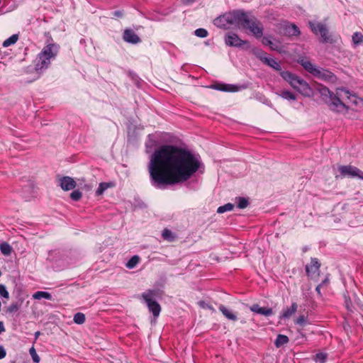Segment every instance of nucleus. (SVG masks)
<instances>
[{
    "instance_id": "f257e3e1",
    "label": "nucleus",
    "mask_w": 363,
    "mask_h": 363,
    "mask_svg": "<svg viewBox=\"0 0 363 363\" xmlns=\"http://www.w3.org/2000/svg\"><path fill=\"white\" fill-rule=\"evenodd\" d=\"M199 167V160L190 151L162 145L151 155L147 169L152 185L164 188L187 181Z\"/></svg>"
},
{
    "instance_id": "f03ea898",
    "label": "nucleus",
    "mask_w": 363,
    "mask_h": 363,
    "mask_svg": "<svg viewBox=\"0 0 363 363\" xmlns=\"http://www.w3.org/2000/svg\"><path fill=\"white\" fill-rule=\"evenodd\" d=\"M58 52L59 45L55 43H50L45 46L38 55L35 60V71L36 75L33 79L28 82H31L39 78L40 73L49 67L51 60L56 57Z\"/></svg>"
},
{
    "instance_id": "7ed1b4c3",
    "label": "nucleus",
    "mask_w": 363,
    "mask_h": 363,
    "mask_svg": "<svg viewBox=\"0 0 363 363\" xmlns=\"http://www.w3.org/2000/svg\"><path fill=\"white\" fill-rule=\"evenodd\" d=\"M319 91L321 96L325 97V103L330 110L338 113H345L347 111V106L342 101L343 94H347L343 88H337L335 93H333L326 86H323Z\"/></svg>"
},
{
    "instance_id": "20e7f679",
    "label": "nucleus",
    "mask_w": 363,
    "mask_h": 363,
    "mask_svg": "<svg viewBox=\"0 0 363 363\" xmlns=\"http://www.w3.org/2000/svg\"><path fill=\"white\" fill-rule=\"evenodd\" d=\"M280 75L292 88L304 96H311L313 94L309 84L300 77L288 71L281 72Z\"/></svg>"
},
{
    "instance_id": "39448f33",
    "label": "nucleus",
    "mask_w": 363,
    "mask_h": 363,
    "mask_svg": "<svg viewBox=\"0 0 363 363\" xmlns=\"http://www.w3.org/2000/svg\"><path fill=\"white\" fill-rule=\"evenodd\" d=\"M238 27L248 29L257 38H260L263 35L264 28L260 21L255 17L249 16L243 11H242Z\"/></svg>"
},
{
    "instance_id": "423d86ee",
    "label": "nucleus",
    "mask_w": 363,
    "mask_h": 363,
    "mask_svg": "<svg viewBox=\"0 0 363 363\" xmlns=\"http://www.w3.org/2000/svg\"><path fill=\"white\" fill-rule=\"evenodd\" d=\"M242 11L235 10L225 13L214 20V24L220 28H227L230 26H238Z\"/></svg>"
},
{
    "instance_id": "0eeeda50",
    "label": "nucleus",
    "mask_w": 363,
    "mask_h": 363,
    "mask_svg": "<svg viewBox=\"0 0 363 363\" xmlns=\"http://www.w3.org/2000/svg\"><path fill=\"white\" fill-rule=\"evenodd\" d=\"M158 295V291L157 290H147V291L142 294L141 296L145 301V302L147 303V306L148 307V309L150 312L152 313L153 315L155 317H157L160 315V313L161 311V307L160 304L155 301H153V298Z\"/></svg>"
},
{
    "instance_id": "6e6552de",
    "label": "nucleus",
    "mask_w": 363,
    "mask_h": 363,
    "mask_svg": "<svg viewBox=\"0 0 363 363\" xmlns=\"http://www.w3.org/2000/svg\"><path fill=\"white\" fill-rule=\"evenodd\" d=\"M255 54L264 64L273 68L277 71H281V67L279 62L276 61L274 58L267 56V53L261 50L255 51Z\"/></svg>"
},
{
    "instance_id": "1a4fd4ad",
    "label": "nucleus",
    "mask_w": 363,
    "mask_h": 363,
    "mask_svg": "<svg viewBox=\"0 0 363 363\" xmlns=\"http://www.w3.org/2000/svg\"><path fill=\"white\" fill-rule=\"evenodd\" d=\"M338 170L342 177H358L363 180V172L356 167L341 165Z\"/></svg>"
},
{
    "instance_id": "9d476101",
    "label": "nucleus",
    "mask_w": 363,
    "mask_h": 363,
    "mask_svg": "<svg viewBox=\"0 0 363 363\" xmlns=\"http://www.w3.org/2000/svg\"><path fill=\"white\" fill-rule=\"evenodd\" d=\"M309 24L312 31L315 34H320L321 35L323 42H331L330 36L328 35V30L324 24L321 23H314L311 22H310Z\"/></svg>"
},
{
    "instance_id": "9b49d317",
    "label": "nucleus",
    "mask_w": 363,
    "mask_h": 363,
    "mask_svg": "<svg viewBox=\"0 0 363 363\" xmlns=\"http://www.w3.org/2000/svg\"><path fill=\"white\" fill-rule=\"evenodd\" d=\"M225 44L230 47H241L247 43L246 40L240 39L237 34L233 32H228L225 35Z\"/></svg>"
},
{
    "instance_id": "f8f14e48",
    "label": "nucleus",
    "mask_w": 363,
    "mask_h": 363,
    "mask_svg": "<svg viewBox=\"0 0 363 363\" xmlns=\"http://www.w3.org/2000/svg\"><path fill=\"white\" fill-rule=\"evenodd\" d=\"M320 263L317 258H311V263L306 265V272L308 277L313 278L319 274Z\"/></svg>"
},
{
    "instance_id": "ddd939ff",
    "label": "nucleus",
    "mask_w": 363,
    "mask_h": 363,
    "mask_svg": "<svg viewBox=\"0 0 363 363\" xmlns=\"http://www.w3.org/2000/svg\"><path fill=\"white\" fill-rule=\"evenodd\" d=\"M313 76L327 82H333L335 79V75L331 72L322 68H317Z\"/></svg>"
},
{
    "instance_id": "4468645a",
    "label": "nucleus",
    "mask_w": 363,
    "mask_h": 363,
    "mask_svg": "<svg viewBox=\"0 0 363 363\" xmlns=\"http://www.w3.org/2000/svg\"><path fill=\"white\" fill-rule=\"evenodd\" d=\"M123 38L125 42L132 44H137L140 42L139 36L130 28H127L124 30Z\"/></svg>"
},
{
    "instance_id": "2eb2a0df",
    "label": "nucleus",
    "mask_w": 363,
    "mask_h": 363,
    "mask_svg": "<svg viewBox=\"0 0 363 363\" xmlns=\"http://www.w3.org/2000/svg\"><path fill=\"white\" fill-rule=\"evenodd\" d=\"M76 184V182L69 177H63L60 179V185L65 191L73 189Z\"/></svg>"
},
{
    "instance_id": "dca6fc26",
    "label": "nucleus",
    "mask_w": 363,
    "mask_h": 363,
    "mask_svg": "<svg viewBox=\"0 0 363 363\" xmlns=\"http://www.w3.org/2000/svg\"><path fill=\"white\" fill-rule=\"evenodd\" d=\"M298 309V304L295 302L291 303V306L289 307H286L282 310V312L280 315V318L281 319H289L293 315L295 314Z\"/></svg>"
},
{
    "instance_id": "f3484780",
    "label": "nucleus",
    "mask_w": 363,
    "mask_h": 363,
    "mask_svg": "<svg viewBox=\"0 0 363 363\" xmlns=\"http://www.w3.org/2000/svg\"><path fill=\"white\" fill-rule=\"evenodd\" d=\"M251 311L261 314L265 316H269L273 314L272 308H262L260 307L258 304H253L250 307Z\"/></svg>"
},
{
    "instance_id": "a211bd4d",
    "label": "nucleus",
    "mask_w": 363,
    "mask_h": 363,
    "mask_svg": "<svg viewBox=\"0 0 363 363\" xmlns=\"http://www.w3.org/2000/svg\"><path fill=\"white\" fill-rule=\"evenodd\" d=\"M220 311L222 313V314L228 320L232 321H236L238 320V317L236 314L230 309H228L223 305H220L218 307Z\"/></svg>"
},
{
    "instance_id": "6ab92c4d",
    "label": "nucleus",
    "mask_w": 363,
    "mask_h": 363,
    "mask_svg": "<svg viewBox=\"0 0 363 363\" xmlns=\"http://www.w3.org/2000/svg\"><path fill=\"white\" fill-rule=\"evenodd\" d=\"M298 63L309 73L313 75L315 73V70L317 69V67L313 65L306 58H301L298 60Z\"/></svg>"
},
{
    "instance_id": "aec40b11",
    "label": "nucleus",
    "mask_w": 363,
    "mask_h": 363,
    "mask_svg": "<svg viewBox=\"0 0 363 363\" xmlns=\"http://www.w3.org/2000/svg\"><path fill=\"white\" fill-rule=\"evenodd\" d=\"M216 89L223 91L235 92L239 90L238 87L231 84H219Z\"/></svg>"
},
{
    "instance_id": "412c9836",
    "label": "nucleus",
    "mask_w": 363,
    "mask_h": 363,
    "mask_svg": "<svg viewBox=\"0 0 363 363\" xmlns=\"http://www.w3.org/2000/svg\"><path fill=\"white\" fill-rule=\"evenodd\" d=\"M277 94L281 98L289 100V101H294L296 99V96L291 91L288 90H282Z\"/></svg>"
},
{
    "instance_id": "4be33fe9",
    "label": "nucleus",
    "mask_w": 363,
    "mask_h": 363,
    "mask_svg": "<svg viewBox=\"0 0 363 363\" xmlns=\"http://www.w3.org/2000/svg\"><path fill=\"white\" fill-rule=\"evenodd\" d=\"M162 236L164 240H167L169 242L174 241L177 238L176 235L167 228L163 230L162 233Z\"/></svg>"
},
{
    "instance_id": "5701e85b",
    "label": "nucleus",
    "mask_w": 363,
    "mask_h": 363,
    "mask_svg": "<svg viewBox=\"0 0 363 363\" xmlns=\"http://www.w3.org/2000/svg\"><path fill=\"white\" fill-rule=\"evenodd\" d=\"M33 298L34 299H38V300H40L41 298H45V299H48V300H51L52 299V296L48 292L39 291H37V292L33 294Z\"/></svg>"
},
{
    "instance_id": "b1692460",
    "label": "nucleus",
    "mask_w": 363,
    "mask_h": 363,
    "mask_svg": "<svg viewBox=\"0 0 363 363\" xmlns=\"http://www.w3.org/2000/svg\"><path fill=\"white\" fill-rule=\"evenodd\" d=\"M289 340V337L286 335L279 334L277 335L274 343L277 347H280L286 344Z\"/></svg>"
},
{
    "instance_id": "393cba45",
    "label": "nucleus",
    "mask_w": 363,
    "mask_h": 363,
    "mask_svg": "<svg viewBox=\"0 0 363 363\" xmlns=\"http://www.w3.org/2000/svg\"><path fill=\"white\" fill-rule=\"evenodd\" d=\"M0 250L3 255L9 256L12 252V247L9 243L3 242L0 245Z\"/></svg>"
},
{
    "instance_id": "a878e982",
    "label": "nucleus",
    "mask_w": 363,
    "mask_h": 363,
    "mask_svg": "<svg viewBox=\"0 0 363 363\" xmlns=\"http://www.w3.org/2000/svg\"><path fill=\"white\" fill-rule=\"evenodd\" d=\"M18 39V35L16 34L12 35L11 37L7 38L6 40L3 43V46L6 48L11 45H13L16 43V41Z\"/></svg>"
},
{
    "instance_id": "bb28decb",
    "label": "nucleus",
    "mask_w": 363,
    "mask_h": 363,
    "mask_svg": "<svg viewBox=\"0 0 363 363\" xmlns=\"http://www.w3.org/2000/svg\"><path fill=\"white\" fill-rule=\"evenodd\" d=\"M352 42L355 45H358L363 42V35L359 32H355L352 35Z\"/></svg>"
},
{
    "instance_id": "cd10ccee",
    "label": "nucleus",
    "mask_w": 363,
    "mask_h": 363,
    "mask_svg": "<svg viewBox=\"0 0 363 363\" xmlns=\"http://www.w3.org/2000/svg\"><path fill=\"white\" fill-rule=\"evenodd\" d=\"M139 260H140L139 257L138 255H134L127 262L126 267L128 269H133L137 265V264L139 262Z\"/></svg>"
},
{
    "instance_id": "c85d7f7f",
    "label": "nucleus",
    "mask_w": 363,
    "mask_h": 363,
    "mask_svg": "<svg viewBox=\"0 0 363 363\" xmlns=\"http://www.w3.org/2000/svg\"><path fill=\"white\" fill-rule=\"evenodd\" d=\"M328 357V354L324 352H319L314 357V360L316 363H325Z\"/></svg>"
},
{
    "instance_id": "c756f323",
    "label": "nucleus",
    "mask_w": 363,
    "mask_h": 363,
    "mask_svg": "<svg viewBox=\"0 0 363 363\" xmlns=\"http://www.w3.org/2000/svg\"><path fill=\"white\" fill-rule=\"evenodd\" d=\"M233 208H234V205L228 203L225 204L224 206H221L218 207L217 209V213H223L226 211H230L233 209Z\"/></svg>"
},
{
    "instance_id": "7c9ffc66",
    "label": "nucleus",
    "mask_w": 363,
    "mask_h": 363,
    "mask_svg": "<svg viewBox=\"0 0 363 363\" xmlns=\"http://www.w3.org/2000/svg\"><path fill=\"white\" fill-rule=\"evenodd\" d=\"M85 320V315L82 313L79 312L74 315V322L77 324H83Z\"/></svg>"
},
{
    "instance_id": "2f4dec72",
    "label": "nucleus",
    "mask_w": 363,
    "mask_h": 363,
    "mask_svg": "<svg viewBox=\"0 0 363 363\" xmlns=\"http://www.w3.org/2000/svg\"><path fill=\"white\" fill-rule=\"evenodd\" d=\"M109 187V184L108 183H100L98 189L96 191V194L99 196L103 194L105 190H106Z\"/></svg>"
},
{
    "instance_id": "473e14b6",
    "label": "nucleus",
    "mask_w": 363,
    "mask_h": 363,
    "mask_svg": "<svg viewBox=\"0 0 363 363\" xmlns=\"http://www.w3.org/2000/svg\"><path fill=\"white\" fill-rule=\"evenodd\" d=\"M29 353L33 359V361L35 362V363H39L40 362V357L38 356V354H37L36 351H35V349L34 348V347H32L30 350H29Z\"/></svg>"
},
{
    "instance_id": "72a5a7b5",
    "label": "nucleus",
    "mask_w": 363,
    "mask_h": 363,
    "mask_svg": "<svg viewBox=\"0 0 363 363\" xmlns=\"http://www.w3.org/2000/svg\"><path fill=\"white\" fill-rule=\"evenodd\" d=\"M238 202V207L239 208H245L248 206V201L243 198V197H239Z\"/></svg>"
},
{
    "instance_id": "f704fd0d",
    "label": "nucleus",
    "mask_w": 363,
    "mask_h": 363,
    "mask_svg": "<svg viewBox=\"0 0 363 363\" xmlns=\"http://www.w3.org/2000/svg\"><path fill=\"white\" fill-rule=\"evenodd\" d=\"M194 33L200 38H205L208 35V31L204 28H198L195 30Z\"/></svg>"
},
{
    "instance_id": "c9c22d12",
    "label": "nucleus",
    "mask_w": 363,
    "mask_h": 363,
    "mask_svg": "<svg viewBox=\"0 0 363 363\" xmlns=\"http://www.w3.org/2000/svg\"><path fill=\"white\" fill-rule=\"evenodd\" d=\"M199 306L202 308H204V309H209L211 310V311L214 312L215 311V309L214 308L210 305L209 303H206V301H199L198 303Z\"/></svg>"
},
{
    "instance_id": "e433bc0d",
    "label": "nucleus",
    "mask_w": 363,
    "mask_h": 363,
    "mask_svg": "<svg viewBox=\"0 0 363 363\" xmlns=\"http://www.w3.org/2000/svg\"><path fill=\"white\" fill-rule=\"evenodd\" d=\"M82 196V194L79 190L72 191L70 194V197L73 201H79Z\"/></svg>"
},
{
    "instance_id": "4c0bfd02",
    "label": "nucleus",
    "mask_w": 363,
    "mask_h": 363,
    "mask_svg": "<svg viewBox=\"0 0 363 363\" xmlns=\"http://www.w3.org/2000/svg\"><path fill=\"white\" fill-rule=\"evenodd\" d=\"M294 323L298 325H304L306 323V318L304 315H301L294 320Z\"/></svg>"
},
{
    "instance_id": "58836bf2",
    "label": "nucleus",
    "mask_w": 363,
    "mask_h": 363,
    "mask_svg": "<svg viewBox=\"0 0 363 363\" xmlns=\"http://www.w3.org/2000/svg\"><path fill=\"white\" fill-rule=\"evenodd\" d=\"M0 295L6 298H9V292L3 284H0Z\"/></svg>"
},
{
    "instance_id": "ea45409f",
    "label": "nucleus",
    "mask_w": 363,
    "mask_h": 363,
    "mask_svg": "<svg viewBox=\"0 0 363 363\" xmlns=\"http://www.w3.org/2000/svg\"><path fill=\"white\" fill-rule=\"evenodd\" d=\"M262 43L264 45H269L270 46V48L272 49V50H275V48L273 46L274 45V43L272 42V40L268 38H263L262 39Z\"/></svg>"
},
{
    "instance_id": "a19ab883",
    "label": "nucleus",
    "mask_w": 363,
    "mask_h": 363,
    "mask_svg": "<svg viewBox=\"0 0 363 363\" xmlns=\"http://www.w3.org/2000/svg\"><path fill=\"white\" fill-rule=\"evenodd\" d=\"M18 309V306L17 303H12L8 307L7 311L9 313H13V312L17 311Z\"/></svg>"
},
{
    "instance_id": "79ce46f5",
    "label": "nucleus",
    "mask_w": 363,
    "mask_h": 363,
    "mask_svg": "<svg viewBox=\"0 0 363 363\" xmlns=\"http://www.w3.org/2000/svg\"><path fill=\"white\" fill-rule=\"evenodd\" d=\"M343 90L347 92V94H343V98L342 99V101H344L345 99H350V97L352 96V94H350V92L347 89L343 88Z\"/></svg>"
},
{
    "instance_id": "37998d69",
    "label": "nucleus",
    "mask_w": 363,
    "mask_h": 363,
    "mask_svg": "<svg viewBox=\"0 0 363 363\" xmlns=\"http://www.w3.org/2000/svg\"><path fill=\"white\" fill-rule=\"evenodd\" d=\"M6 352L3 346H0V359L6 357Z\"/></svg>"
},
{
    "instance_id": "c03bdc74",
    "label": "nucleus",
    "mask_w": 363,
    "mask_h": 363,
    "mask_svg": "<svg viewBox=\"0 0 363 363\" xmlns=\"http://www.w3.org/2000/svg\"><path fill=\"white\" fill-rule=\"evenodd\" d=\"M292 28L294 30V33H293V35H298V34H299L300 32H299L298 28H297V26H296L295 25H292Z\"/></svg>"
},
{
    "instance_id": "a18cd8bd",
    "label": "nucleus",
    "mask_w": 363,
    "mask_h": 363,
    "mask_svg": "<svg viewBox=\"0 0 363 363\" xmlns=\"http://www.w3.org/2000/svg\"><path fill=\"white\" fill-rule=\"evenodd\" d=\"M329 284V279L328 278H325L320 285H322V287L325 286H328Z\"/></svg>"
},
{
    "instance_id": "49530a36",
    "label": "nucleus",
    "mask_w": 363,
    "mask_h": 363,
    "mask_svg": "<svg viewBox=\"0 0 363 363\" xmlns=\"http://www.w3.org/2000/svg\"><path fill=\"white\" fill-rule=\"evenodd\" d=\"M114 16H116V17H122L123 16V13L120 11H116L114 12Z\"/></svg>"
},
{
    "instance_id": "de8ad7c7",
    "label": "nucleus",
    "mask_w": 363,
    "mask_h": 363,
    "mask_svg": "<svg viewBox=\"0 0 363 363\" xmlns=\"http://www.w3.org/2000/svg\"><path fill=\"white\" fill-rule=\"evenodd\" d=\"M322 288V285H318L316 289H315V291H317L318 294L321 296V293H320V289Z\"/></svg>"
},
{
    "instance_id": "09e8293b",
    "label": "nucleus",
    "mask_w": 363,
    "mask_h": 363,
    "mask_svg": "<svg viewBox=\"0 0 363 363\" xmlns=\"http://www.w3.org/2000/svg\"><path fill=\"white\" fill-rule=\"evenodd\" d=\"M5 331V328L4 326L3 322L0 321V334Z\"/></svg>"
},
{
    "instance_id": "8fccbe9b",
    "label": "nucleus",
    "mask_w": 363,
    "mask_h": 363,
    "mask_svg": "<svg viewBox=\"0 0 363 363\" xmlns=\"http://www.w3.org/2000/svg\"><path fill=\"white\" fill-rule=\"evenodd\" d=\"M40 335V331L35 332V339H37L39 337Z\"/></svg>"
},
{
    "instance_id": "3c124183",
    "label": "nucleus",
    "mask_w": 363,
    "mask_h": 363,
    "mask_svg": "<svg viewBox=\"0 0 363 363\" xmlns=\"http://www.w3.org/2000/svg\"><path fill=\"white\" fill-rule=\"evenodd\" d=\"M185 2L186 3H189V2H192L194 1V0H184Z\"/></svg>"
},
{
    "instance_id": "603ef678",
    "label": "nucleus",
    "mask_w": 363,
    "mask_h": 363,
    "mask_svg": "<svg viewBox=\"0 0 363 363\" xmlns=\"http://www.w3.org/2000/svg\"><path fill=\"white\" fill-rule=\"evenodd\" d=\"M303 251L304 252H306V251H307V247H303Z\"/></svg>"
},
{
    "instance_id": "864d4df0",
    "label": "nucleus",
    "mask_w": 363,
    "mask_h": 363,
    "mask_svg": "<svg viewBox=\"0 0 363 363\" xmlns=\"http://www.w3.org/2000/svg\"><path fill=\"white\" fill-rule=\"evenodd\" d=\"M241 323H246V321H245V320H241Z\"/></svg>"
}]
</instances>
